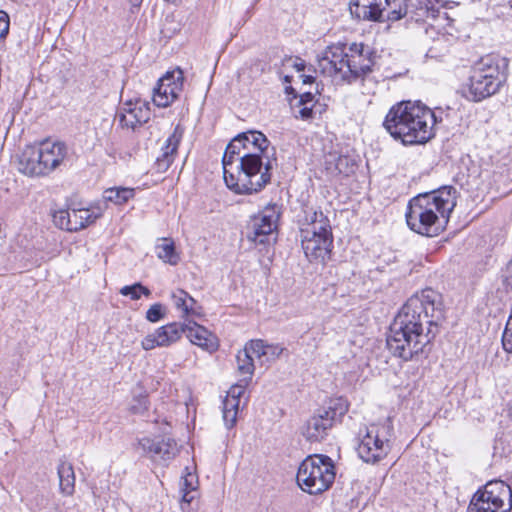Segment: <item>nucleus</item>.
I'll return each mask as SVG.
<instances>
[{
  "label": "nucleus",
  "instance_id": "nucleus-1",
  "mask_svg": "<svg viewBox=\"0 0 512 512\" xmlns=\"http://www.w3.org/2000/svg\"><path fill=\"white\" fill-rule=\"evenodd\" d=\"M222 165L228 188L236 193H256L271 181L277 166L276 148L262 132H244L227 145Z\"/></svg>",
  "mask_w": 512,
  "mask_h": 512
},
{
  "label": "nucleus",
  "instance_id": "nucleus-2",
  "mask_svg": "<svg viewBox=\"0 0 512 512\" xmlns=\"http://www.w3.org/2000/svg\"><path fill=\"white\" fill-rule=\"evenodd\" d=\"M432 289L411 296L390 325L387 347L396 357L405 361L423 352L439 333L443 312L436 303Z\"/></svg>",
  "mask_w": 512,
  "mask_h": 512
},
{
  "label": "nucleus",
  "instance_id": "nucleus-3",
  "mask_svg": "<svg viewBox=\"0 0 512 512\" xmlns=\"http://www.w3.org/2000/svg\"><path fill=\"white\" fill-rule=\"evenodd\" d=\"M456 193L455 188L444 186L413 197L405 214L408 227L423 236H438L456 206Z\"/></svg>",
  "mask_w": 512,
  "mask_h": 512
},
{
  "label": "nucleus",
  "instance_id": "nucleus-4",
  "mask_svg": "<svg viewBox=\"0 0 512 512\" xmlns=\"http://www.w3.org/2000/svg\"><path fill=\"white\" fill-rule=\"evenodd\" d=\"M437 116L429 107L410 101L393 105L388 111L383 126L395 139L404 145L424 144L434 137Z\"/></svg>",
  "mask_w": 512,
  "mask_h": 512
},
{
  "label": "nucleus",
  "instance_id": "nucleus-5",
  "mask_svg": "<svg viewBox=\"0 0 512 512\" xmlns=\"http://www.w3.org/2000/svg\"><path fill=\"white\" fill-rule=\"evenodd\" d=\"M374 61L362 44H353L346 49L343 45L326 48L318 60L322 73L336 81L352 83L372 72Z\"/></svg>",
  "mask_w": 512,
  "mask_h": 512
},
{
  "label": "nucleus",
  "instance_id": "nucleus-6",
  "mask_svg": "<svg viewBox=\"0 0 512 512\" xmlns=\"http://www.w3.org/2000/svg\"><path fill=\"white\" fill-rule=\"evenodd\" d=\"M66 155L67 148L61 142L27 145L19 157L18 169L28 176H46L63 162Z\"/></svg>",
  "mask_w": 512,
  "mask_h": 512
},
{
  "label": "nucleus",
  "instance_id": "nucleus-7",
  "mask_svg": "<svg viewBox=\"0 0 512 512\" xmlns=\"http://www.w3.org/2000/svg\"><path fill=\"white\" fill-rule=\"evenodd\" d=\"M302 249L311 263H326L331 256L333 236L328 218L314 211L307 227L301 229Z\"/></svg>",
  "mask_w": 512,
  "mask_h": 512
},
{
  "label": "nucleus",
  "instance_id": "nucleus-8",
  "mask_svg": "<svg viewBox=\"0 0 512 512\" xmlns=\"http://www.w3.org/2000/svg\"><path fill=\"white\" fill-rule=\"evenodd\" d=\"M335 466L326 455H310L300 464L297 472L299 487L309 494L326 491L335 480Z\"/></svg>",
  "mask_w": 512,
  "mask_h": 512
},
{
  "label": "nucleus",
  "instance_id": "nucleus-9",
  "mask_svg": "<svg viewBox=\"0 0 512 512\" xmlns=\"http://www.w3.org/2000/svg\"><path fill=\"white\" fill-rule=\"evenodd\" d=\"M348 409L349 404L346 399L342 397L330 399L326 406L318 409L306 421L302 427V435L311 443L321 442L327 437L334 423L340 421Z\"/></svg>",
  "mask_w": 512,
  "mask_h": 512
},
{
  "label": "nucleus",
  "instance_id": "nucleus-10",
  "mask_svg": "<svg viewBox=\"0 0 512 512\" xmlns=\"http://www.w3.org/2000/svg\"><path fill=\"white\" fill-rule=\"evenodd\" d=\"M502 82L498 65L491 58L482 59L472 70L465 96L475 102L481 101L495 94Z\"/></svg>",
  "mask_w": 512,
  "mask_h": 512
},
{
  "label": "nucleus",
  "instance_id": "nucleus-11",
  "mask_svg": "<svg viewBox=\"0 0 512 512\" xmlns=\"http://www.w3.org/2000/svg\"><path fill=\"white\" fill-rule=\"evenodd\" d=\"M393 425L388 418L381 424H373L366 428L357 447L359 457L366 463H377L390 451V439Z\"/></svg>",
  "mask_w": 512,
  "mask_h": 512
},
{
  "label": "nucleus",
  "instance_id": "nucleus-12",
  "mask_svg": "<svg viewBox=\"0 0 512 512\" xmlns=\"http://www.w3.org/2000/svg\"><path fill=\"white\" fill-rule=\"evenodd\" d=\"M280 212L276 205H268L251 217L247 226V238L255 244H269L277 229Z\"/></svg>",
  "mask_w": 512,
  "mask_h": 512
},
{
  "label": "nucleus",
  "instance_id": "nucleus-13",
  "mask_svg": "<svg viewBox=\"0 0 512 512\" xmlns=\"http://www.w3.org/2000/svg\"><path fill=\"white\" fill-rule=\"evenodd\" d=\"M184 76L180 69L167 72L154 88L153 102L158 107H168L183 89Z\"/></svg>",
  "mask_w": 512,
  "mask_h": 512
},
{
  "label": "nucleus",
  "instance_id": "nucleus-14",
  "mask_svg": "<svg viewBox=\"0 0 512 512\" xmlns=\"http://www.w3.org/2000/svg\"><path fill=\"white\" fill-rule=\"evenodd\" d=\"M475 494L479 499L486 498L491 512H509L512 508V491L503 481L489 482Z\"/></svg>",
  "mask_w": 512,
  "mask_h": 512
},
{
  "label": "nucleus",
  "instance_id": "nucleus-15",
  "mask_svg": "<svg viewBox=\"0 0 512 512\" xmlns=\"http://www.w3.org/2000/svg\"><path fill=\"white\" fill-rule=\"evenodd\" d=\"M184 324L172 322L157 328L153 333L146 335L141 341L144 350H152L156 347H168L176 343L184 334Z\"/></svg>",
  "mask_w": 512,
  "mask_h": 512
},
{
  "label": "nucleus",
  "instance_id": "nucleus-16",
  "mask_svg": "<svg viewBox=\"0 0 512 512\" xmlns=\"http://www.w3.org/2000/svg\"><path fill=\"white\" fill-rule=\"evenodd\" d=\"M117 116L122 128L135 130L150 119L151 111L145 101H130L123 105Z\"/></svg>",
  "mask_w": 512,
  "mask_h": 512
},
{
  "label": "nucleus",
  "instance_id": "nucleus-17",
  "mask_svg": "<svg viewBox=\"0 0 512 512\" xmlns=\"http://www.w3.org/2000/svg\"><path fill=\"white\" fill-rule=\"evenodd\" d=\"M138 444L154 461L167 462L179 452L177 443L172 438L151 439L144 437L139 440Z\"/></svg>",
  "mask_w": 512,
  "mask_h": 512
},
{
  "label": "nucleus",
  "instance_id": "nucleus-18",
  "mask_svg": "<svg viewBox=\"0 0 512 512\" xmlns=\"http://www.w3.org/2000/svg\"><path fill=\"white\" fill-rule=\"evenodd\" d=\"M183 134L184 129L178 124L175 126L173 133L166 139L165 145L162 147V153L155 161V167L158 172L163 173L167 171L173 163Z\"/></svg>",
  "mask_w": 512,
  "mask_h": 512
},
{
  "label": "nucleus",
  "instance_id": "nucleus-19",
  "mask_svg": "<svg viewBox=\"0 0 512 512\" xmlns=\"http://www.w3.org/2000/svg\"><path fill=\"white\" fill-rule=\"evenodd\" d=\"M247 382L233 385L223 400L222 413L223 421L227 428H232L237 421L240 397L245 391Z\"/></svg>",
  "mask_w": 512,
  "mask_h": 512
},
{
  "label": "nucleus",
  "instance_id": "nucleus-20",
  "mask_svg": "<svg viewBox=\"0 0 512 512\" xmlns=\"http://www.w3.org/2000/svg\"><path fill=\"white\" fill-rule=\"evenodd\" d=\"M187 338L194 345L199 346L208 352L216 351L218 348L217 338L208 331L205 327L197 324L196 322L189 321L184 324Z\"/></svg>",
  "mask_w": 512,
  "mask_h": 512
},
{
  "label": "nucleus",
  "instance_id": "nucleus-21",
  "mask_svg": "<svg viewBox=\"0 0 512 512\" xmlns=\"http://www.w3.org/2000/svg\"><path fill=\"white\" fill-rule=\"evenodd\" d=\"M383 0H351L350 12L358 19L381 22Z\"/></svg>",
  "mask_w": 512,
  "mask_h": 512
},
{
  "label": "nucleus",
  "instance_id": "nucleus-22",
  "mask_svg": "<svg viewBox=\"0 0 512 512\" xmlns=\"http://www.w3.org/2000/svg\"><path fill=\"white\" fill-rule=\"evenodd\" d=\"M59 489L62 495L72 496L75 491V472L71 463L61 461L57 467Z\"/></svg>",
  "mask_w": 512,
  "mask_h": 512
},
{
  "label": "nucleus",
  "instance_id": "nucleus-23",
  "mask_svg": "<svg viewBox=\"0 0 512 512\" xmlns=\"http://www.w3.org/2000/svg\"><path fill=\"white\" fill-rule=\"evenodd\" d=\"M407 14L405 0H383L381 3V22L398 21Z\"/></svg>",
  "mask_w": 512,
  "mask_h": 512
},
{
  "label": "nucleus",
  "instance_id": "nucleus-24",
  "mask_svg": "<svg viewBox=\"0 0 512 512\" xmlns=\"http://www.w3.org/2000/svg\"><path fill=\"white\" fill-rule=\"evenodd\" d=\"M171 299L175 308L182 312L183 317L200 314L195 307V299L191 297L186 291L177 289L176 291L172 292Z\"/></svg>",
  "mask_w": 512,
  "mask_h": 512
},
{
  "label": "nucleus",
  "instance_id": "nucleus-25",
  "mask_svg": "<svg viewBox=\"0 0 512 512\" xmlns=\"http://www.w3.org/2000/svg\"><path fill=\"white\" fill-rule=\"evenodd\" d=\"M156 253L159 259L170 265H177L180 256L176 252L174 241L171 238H162L156 245Z\"/></svg>",
  "mask_w": 512,
  "mask_h": 512
},
{
  "label": "nucleus",
  "instance_id": "nucleus-26",
  "mask_svg": "<svg viewBox=\"0 0 512 512\" xmlns=\"http://www.w3.org/2000/svg\"><path fill=\"white\" fill-rule=\"evenodd\" d=\"M72 231H79L95 222L100 217V213H95L89 209L71 210Z\"/></svg>",
  "mask_w": 512,
  "mask_h": 512
},
{
  "label": "nucleus",
  "instance_id": "nucleus-27",
  "mask_svg": "<svg viewBox=\"0 0 512 512\" xmlns=\"http://www.w3.org/2000/svg\"><path fill=\"white\" fill-rule=\"evenodd\" d=\"M134 189L125 187L109 188L104 191V198L107 201L121 205L133 198Z\"/></svg>",
  "mask_w": 512,
  "mask_h": 512
},
{
  "label": "nucleus",
  "instance_id": "nucleus-28",
  "mask_svg": "<svg viewBox=\"0 0 512 512\" xmlns=\"http://www.w3.org/2000/svg\"><path fill=\"white\" fill-rule=\"evenodd\" d=\"M236 360L238 371L242 375L247 376L245 379L241 380V382L248 383L247 380H250L254 373V363L252 356L244 348L242 351L238 352Z\"/></svg>",
  "mask_w": 512,
  "mask_h": 512
},
{
  "label": "nucleus",
  "instance_id": "nucleus-29",
  "mask_svg": "<svg viewBox=\"0 0 512 512\" xmlns=\"http://www.w3.org/2000/svg\"><path fill=\"white\" fill-rule=\"evenodd\" d=\"M120 294L123 296H129L132 300H138L141 295L150 297L151 291L141 283H134L133 285L122 287L120 289Z\"/></svg>",
  "mask_w": 512,
  "mask_h": 512
},
{
  "label": "nucleus",
  "instance_id": "nucleus-30",
  "mask_svg": "<svg viewBox=\"0 0 512 512\" xmlns=\"http://www.w3.org/2000/svg\"><path fill=\"white\" fill-rule=\"evenodd\" d=\"M244 348L252 356V358L256 357L262 364H264L266 351L264 340H251L245 345Z\"/></svg>",
  "mask_w": 512,
  "mask_h": 512
},
{
  "label": "nucleus",
  "instance_id": "nucleus-31",
  "mask_svg": "<svg viewBox=\"0 0 512 512\" xmlns=\"http://www.w3.org/2000/svg\"><path fill=\"white\" fill-rule=\"evenodd\" d=\"M71 210H59L53 214V223L56 227L72 232Z\"/></svg>",
  "mask_w": 512,
  "mask_h": 512
},
{
  "label": "nucleus",
  "instance_id": "nucleus-32",
  "mask_svg": "<svg viewBox=\"0 0 512 512\" xmlns=\"http://www.w3.org/2000/svg\"><path fill=\"white\" fill-rule=\"evenodd\" d=\"M166 315V309L161 303H155L150 306L146 312V319L155 323L163 319Z\"/></svg>",
  "mask_w": 512,
  "mask_h": 512
},
{
  "label": "nucleus",
  "instance_id": "nucleus-33",
  "mask_svg": "<svg viewBox=\"0 0 512 512\" xmlns=\"http://www.w3.org/2000/svg\"><path fill=\"white\" fill-rule=\"evenodd\" d=\"M265 361L264 363H271L276 361L281 354L285 351V348L279 344H267L265 342Z\"/></svg>",
  "mask_w": 512,
  "mask_h": 512
},
{
  "label": "nucleus",
  "instance_id": "nucleus-34",
  "mask_svg": "<svg viewBox=\"0 0 512 512\" xmlns=\"http://www.w3.org/2000/svg\"><path fill=\"white\" fill-rule=\"evenodd\" d=\"M489 503L486 502V498L479 499L476 494H474L467 512H491L489 510Z\"/></svg>",
  "mask_w": 512,
  "mask_h": 512
},
{
  "label": "nucleus",
  "instance_id": "nucleus-35",
  "mask_svg": "<svg viewBox=\"0 0 512 512\" xmlns=\"http://www.w3.org/2000/svg\"><path fill=\"white\" fill-rule=\"evenodd\" d=\"M502 344L505 351L512 353V309L502 335Z\"/></svg>",
  "mask_w": 512,
  "mask_h": 512
},
{
  "label": "nucleus",
  "instance_id": "nucleus-36",
  "mask_svg": "<svg viewBox=\"0 0 512 512\" xmlns=\"http://www.w3.org/2000/svg\"><path fill=\"white\" fill-rule=\"evenodd\" d=\"M9 16L6 12L0 10V39H3L7 36L9 32Z\"/></svg>",
  "mask_w": 512,
  "mask_h": 512
},
{
  "label": "nucleus",
  "instance_id": "nucleus-37",
  "mask_svg": "<svg viewBox=\"0 0 512 512\" xmlns=\"http://www.w3.org/2000/svg\"><path fill=\"white\" fill-rule=\"evenodd\" d=\"M191 492L183 491L182 501H181V509L183 512H192V508L190 507L191 501L194 499L193 495H190Z\"/></svg>",
  "mask_w": 512,
  "mask_h": 512
},
{
  "label": "nucleus",
  "instance_id": "nucleus-38",
  "mask_svg": "<svg viewBox=\"0 0 512 512\" xmlns=\"http://www.w3.org/2000/svg\"><path fill=\"white\" fill-rule=\"evenodd\" d=\"M194 480H195V476L192 475L191 473H189L187 476H185L183 479L182 491H189V492L194 491V489H195V486H194L195 481Z\"/></svg>",
  "mask_w": 512,
  "mask_h": 512
},
{
  "label": "nucleus",
  "instance_id": "nucleus-39",
  "mask_svg": "<svg viewBox=\"0 0 512 512\" xmlns=\"http://www.w3.org/2000/svg\"><path fill=\"white\" fill-rule=\"evenodd\" d=\"M303 107L299 110V116L303 120H309L313 117V107L302 105Z\"/></svg>",
  "mask_w": 512,
  "mask_h": 512
},
{
  "label": "nucleus",
  "instance_id": "nucleus-40",
  "mask_svg": "<svg viewBox=\"0 0 512 512\" xmlns=\"http://www.w3.org/2000/svg\"><path fill=\"white\" fill-rule=\"evenodd\" d=\"M314 94L312 92H304L300 95L299 105H307L308 103L313 102Z\"/></svg>",
  "mask_w": 512,
  "mask_h": 512
},
{
  "label": "nucleus",
  "instance_id": "nucleus-41",
  "mask_svg": "<svg viewBox=\"0 0 512 512\" xmlns=\"http://www.w3.org/2000/svg\"><path fill=\"white\" fill-rule=\"evenodd\" d=\"M292 66L298 71H303L305 69V62L299 58L293 60Z\"/></svg>",
  "mask_w": 512,
  "mask_h": 512
},
{
  "label": "nucleus",
  "instance_id": "nucleus-42",
  "mask_svg": "<svg viewBox=\"0 0 512 512\" xmlns=\"http://www.w3.org/2000/svg\"><path fill=\"white\" fill-rule=\"evenodd\" d=\"M348 158L345 156H339L336 162V168L339 170V172H342V166L344 164H347Z\"/></svg>",
  "mask_w": 512,
  "mask_h": 512
},
{
  "label": "nucleus",
  "instance_id": "nucleus-43",
  "mask_svg": "<svg viewBox=\"0 0 512 512\" xmlns=\"http://www.w3.org/2000/svg\"><path fill=\"white\" fill-rule=\"evenodd\" d=\"M299 77L301 78L303 84H311L315 81V78L311 75L301 74Z\"/></svg>",
  "mask_w": 512,
  "mask_h": 512
},
{
  "label": "nucleus",
  "instance_id": "nucleus-44",
  "mask_svg": "<svg viewBox=\"0 0 512 512\" xmlns=\"http://www.w3.org/2000/svg\"><path fill=\"white\" fill-rule=\"evenodd\" d=\"M143 0H129L132 7L138 8L140 7Z\"/></svg>",
  "mask_w": 512,
  "mask_h": 512
},
{
  "label": "nucleus",
  "instance_id": "nucleus-45",
  "mask_svg": "<svg viewBox=\"0 0 512 512\" xmlns=\"http://www.w3.org/2000/svg\"><path fill=\"white\" fill-rule=\"evenodd\" d=\"M285 91L288 95L293 94L294 97H296V91L293 87L289 86L285 88Z\"/></svg>",
  "mask_w": 512,
  "mask_h": 512
},
{
  "label": "nucleus",
  "instance_id": "nucleus-46",
  "mask_svg": "<svg viewBox=\"0 0 512 512\" xmlns=\"http://www.w3.org/2000/svg\"><path fill=\"white\" fill-rule=\"evenodd\" d=\"M507 274H512V260L509 262L507 266Z\"/></svg>",
  "mask_w": 512,
  "mask_h": 512
},
{
  "label": "nucleus",
  "instance_id": "nucleus-47",
  "mask_svg": "<svg viewBox=\"0 0 512 512\" xmlns=\"http://www.w3.org/2000/svg\"><path fill=\"white\" fill-rule=\"evenodd\" d=\"M284 81L285 82H290L291 81V77L290 76H285Z\"/></svg>",
  "mask_w": 512,
  "mask_h": 512
},
{
  "label": "nucleus",
  "instance_id": "nucleus-48",
  "mask_svg": "<svg viewBox=\"0 0 512 512\" xmlns=\"http://www.w3.org/2000/svg\"><path fill=\"white\" fill-rule=\"evenodd\" d=\"M4 271H6L5 267H1V268H0V273H2V272H4Z\"/></svg>",
  "mask_w": 512,
  "mask_h": 512
}]
</instances>
